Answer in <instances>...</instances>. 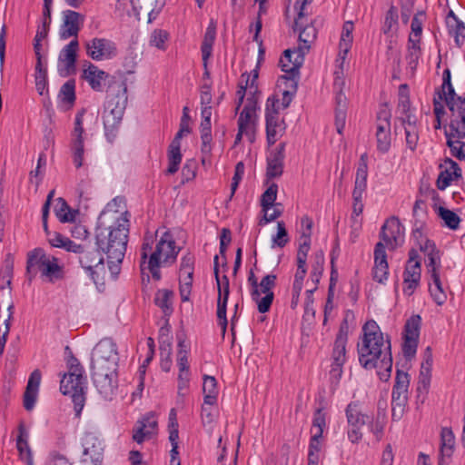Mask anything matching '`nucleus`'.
<instances>
[{"label": "nucleus", "mask_w": 465, "mask_h": 465, "mask_svg": "<svg viewBox=\"0 0 465 465\" xmlns=\"http://www.w3.org/2000/svg\"><path fill=\"white\" fill-rule=\"evenodd\" d=\"M278 185L272 183L261 196V206L263 213H267L275 203Z\"/></svg>", "instance_id": "44"}, {"label": "nucleus", "mask_w": 465, "mask_h": 465, "mask_svg": "<svg viewBox=\"0 0 465 465\" xmlns=\"http://www.w3.org/2000/svg\"><path fill=\"white\" fill-rule=\"evenodd\" d=\"M418 341L419 338L403 336L402 352L406 359L414 357L418 347Z\"/></svg>", "instance_id": "63"}, {"label": "nucleus", "mask_w": 465, "mask_h": 465, "mask_svg": "<svg viewBox=\"0 0 465 465\" xmlns=\"http://www.w3.org/2000/svg\"><path fill=\"white\" fill-rule=\"evenodd\" d=\"M216 37V22L211 20L209 25L206 28L203 40L201 45L202 58L206 66L207 60L212 55L213 45Z\"/></svg>", "instance_id": "29"}, {"label": "nucleus", "mask_w": 465, "mask_h": 465, "mask_svg": "<svg viewBox=\"0 0 465 465\" xmlns=\"http://www.w3.org/2000/svg\"><path fill=\"white\" fill-rule=\"evenodd\" d=\"M289 235L288 232L285 228V224L282 221L277 223V233L273 237L272 242L273 244L278 247H284L289 242Z\"/></svg>", "instance_id": "64"}, {"label": "nucleus", "mask_w": 465, "mask_h": 465, "mask_svg": "<svg viewBox=\"0 0 465 465\" xmlns=\"http://www.w3.org/2000/svg\"><path fill=\"white\" fill-rule=\"evenodd\" d=\"M15 259L12 253L5 255L4 265L0 272V281H5L6 286L11 291L12 278L14 273Z\"/></svg>", "instance_id": "49"}, {"label": "nucleus", "mask_w": 465, "mask_h": 465, "mask_svg": "<svg viewBox=\"0 0 465 465\" xmlns=\"http://www.w3.org/2000/svg\"><path fill=\"white\" fill-rule=\"evenodd\" d=\"M438 216L443 220L445 226L451 230H457L461 221L456 213L442 206L438 209Z\"/></svg>", "instance_id": "45"}, {"label": "nucleus", "mask_w": 465, "mask_h": 465, "mask_svg": "<svg viewBox=\"0 0 465 465\" xmlns=\"http://www.w3.org/2000/svg\"><path fill=\"white\" fill-rule=\"evenodd\" d=\"M421 317L419 314L411 316L405 322L403 336L420 337Z\"/></svg>", "instance_id": "52"}, {"label": "nucleus", "mask_w": 465, "mask_h": 465, "mask_svg": "<svg viewBox=\"0 0 465 465\" xmlns=\"http://www.w3.org/2000/svg\"><path fill=\"white\" fill-rule=\"evenodd\" d=\"M85 47L87 55L95 61L111 59L117 54L115 44L105 38H93Z\"/></svg>", "instance_id": "9"}, {"label": "nucleus", "mask_w": 465, "mask_h": 465, "mask_svg": "<svg viewBox=\"0 0 465 465\" xmlns=\"http://www.w3.org/2000/svg\"><path fill=\"white\" fill-rule=\"evenodd\" d=\"M398 10L394 5H391L386 13L382 31L385 35L389 34L393 25H398Z\"/></svg>", "instance_id": "62"}, {"label": "nucleus", "mask_w": 465, "mask_h": 465, "mask_svg": "<svg viewBox=\"0 0 465 465\" xmlns=\"http://www.w3.org/2000/svg\"><path fill=\"white\" fill-rule=\"evenodd\" d=\"M49 256L50 255H47L45 251L40 247L35 248L27 252L25 275L29 282H32L33 279L35 278L38 272H42Z\"/></svg>", "instance_id": "22"}, {"label": "nucleus", "mask_w": 465, "mask_h": 465, "mask_svg": "<svg viewBox=\"0 0 465 465\" xmlns=\"http://www.w3.org/2000/svg\"><path fill=\"white\" fill-rule=\"evenodd\" d=\"M163 241L160 243H156L154 252L151 253L149 260L145 264V270L150 272L153 279L155 281H159L161 279L159 267L161 265V252H163Z\"/></svg>", "instance_id": "34"}, {"label": "nucleus", "mask_w": 465, "mask_h": 465, "mask_svg": "<svg viewBox=\"0 0 465 465\" xmlns=\"http://www.w3.org/2000/svg\"><path fill=\"white\" fill-rule=\"evenodd\" d=\"M118 361L116 344L109 339L100 341L93 350L91 363L118 364Z\"/></svg>", "instance_id": "11"}, {"label": "nucleus", "mask_w": 465, "mask_h": 465, "mask_svg": "<svg viewBox=\"0 0 465 465\" xmlns=\"http://www.w3.org/2000/svg\"><path fill=\"white\" fill-rule=\"evenodd\" d=\"M346 417L349 424L352 427H359L370 421V415L363 414L359 405L355 402H351L346 408Z\"/></svg>", "instance_id": "36"}, {"label": "nucleus", "mask_w": 465, "mask_h": 465, "mask_svg": "<svg viewBox=\"0 0 465 465\" xmlns=\"http://www.w3.org/2000/svg\"><path fill=\"white\" fill-rule=\"evenodd\" d=\"M350 313H351V311L346 312L333 344L332 360L334 362H337V365L344 364L346 361V345L349 334L348 316Z\"/></svg>", "instance_id": "15"}, {"label": "nucleus", "mask_w": 465, "mask_h": 465, "mask_svg": "<svg viewBox=\"0 0 465 465\" xmlns=\"http://www.w3.org/2000/svg\"><path fill=\"white\" fill-rule=\"evenodd\" d=\"M94 387L105 400H111L118 388V364L91 363Z\"/></svg>", "instance_id": "4"}, {"label": "nucleus", "mask_w": 465, "mask_h": 465, "mask_svg": "<svg viewBox=\"0 0 465 465\" xmlns=\"http://www.w3.org/2000/svg\"><path fill=\"white\" fill-rule=\"evenodd\" d=\"M376 138L378 151L387 153L391 148V127L388 129L382 123L378 124Z\"/></svg>", "instance_id": "39"}, {"label": "nucleus", "mask_w": 465, "mask_h": 465, "mask_svg": "<svg viewBox=\"0 0 465 465\" xmlns=\"http://www.w3.org/2000/svg\"><path fill=\"white\" fill-rule=\"evenodd\" d=\"M167 157L168 168L166 169L165 173L166 174H173L179 170L183 158L181 153V140H172L168 147Z\"/></svg>", "instance_id": "28"}, {"label": "nucleus", "mask_w": 465, "mask_h": 465, "mask_svg": "<svg viewBox=\"0 0 465 465\" xmlns=\"http://www.w3.org/2000/svg\"><path fill=\"white\" fill-rule=\"evenodd\" d=\"M451 113L449 130L445 134L454 136L457 139L465 138V98L457 97V101L446 104Z\"/></svg>", "instance_id": "8"}, {"label": "nucleus", "mask_w": 465, "mask_h": 465, "mask_svg": "<svg viewBox=\"0 0 465 465\" xmlns=\"http://www.w3.org/2000/svg\"><path fill=\"white\" fill-rule=\"evenodd\" d=\"M436 94L440 100H443L446 104L449 102L457 101V95L453 85L451 84V73L449 68H446L442 74V84L440 90L436 91Z\"/></svg>", "instance_id": "30"}, {"label": "nucleus", "mask_w": 465, "mask_h": 465, "mask_svg": "<svg viewBox=\"0 0 465 465\" xmlns=\"http://www.w3.org/2000/svg\"><path fill=\"white\" fill-rule=\"evenodd\" d=\"M203 392L204 394L203 401L204 404L213 405L217 401V381L213 376L204 375Z\"/></svg>", "instance_id": "35"}, {"label": "nucleus", "mask_w": 465, "mask_h": 465, "mask_svg": "<svg viewBox=\"0 0 465 465\" xmlns=\"http://www.w3.org/2000/svg\"><path fill=\"white\" fill-rule=\"evenodd\" d=\"M56 202L54 213L58 220L63 223H74L78 211L73 210L67 202L62 197L57 198Z\"/></svg>", "instance_id": "33"}, {"label": "nucleus", "mask_w": 465, "mask_h": 465, "mask_svg": "<svg viewBox=\"0 0 465 465\" xmlns=\"http://www.w3.org/2000/svg\"><path fill=\"white\" fill-rule=\"evenodd\" d=\"M229 298L221 297V293L217 298V319L218 324L221 326L223 335L225 334L228 321L226 317L227 302Z\"/></svg>", "instance_id": "51"}, {"label": "nucleus", "mask_w": 465, "mask_h": 465, "mask_svg": "<svg viewBox=\"0 0 465 465\" xmlns=\"http://www.w3.org/2000/svg\"><path fill=\"white\" fill-rule=\"evenodd\" d=\"M79 49V42L77 39H73L68 45H66L60 52L59 62L64 63L65 65V73L61 70V75L68 76L75 74L76 72V59L77 51Z\"/></svg>", "instance_id": "23"}, {"label": "nucleus", "mask_w": 465, "mask_h": 465, "mask_svg": "<svg viewBox=\"0 0 465 465\" xmlns=\"http://www.w3.org/2000/svg\"><path fill=\"white\" fill-rule=\"evenodd\" d=\"M431 278L434 283V288L432 289L430 287V294L438 305H442L445 302L447 297L445 292H443L438 271L434 269L432 270Z\"/></svg>", "instance_id": "46"}, {"label": "nucleus", "mask_w": 465, "mask_h": 465, "mask_svg": "<svg viewBox=\"0 0 465 465\" xmlns=\"http://www.w3.org/2000/svg\"><path fill=\"white\" fill-rule=\"evenodd\" d=\"M285 143H280L276 149L267 158L266 180L267 183L282 176L283 173V162L285 158Z\"/></svg>", "instance_id": "21"}, {"label": "nucleus", "mask_w": 465, "mask_h": 465, "mask_svg": "<svg viewBox=\"0 0 465 465\" xmlns=\"http://www.w3.org/2000/svg\"><path fill=\"white\" fill-rule=\"evenodd\" d=\"M447 142L446 144L450 148L451 155L456 157L460 161H465V142L460 141L461 139L453 140L455 138L452 135L445 134Z\"/></svg>", "instance_id": "47"}, {"label": "nucleus", "mask_w": 465, "mask_h": 465, "mask_svg": "<svg viewBox=\"0 0 465 465\" xmlns=\"http://www.w3.org/2000/svg\"><path fill=\"white\" fill-rule=\"evenodd\" d=\"M162 241L164 242L163 246V252H161V257H163V262H173L176 260L177 254L180 251V248L176 250L175 241L173 239V236L170 232H165L157 243H160Z\"/></svg>", "instance_id": "32"}, {"label": "nucleus", "mask_w": 465, "mask_h": 465, "mask_svg": "<svg viewBox=\"0 0 465 465\" xmlns=\"http://www.w3.org/2000/svg\"><path fill=\"white\" fill-rule=\"evenodd\" d=\"M108 100L104 113V126L108 142L113 143L117 135L126 104L127 84L124 80L118 84L117 94H108Z\"/></svg>", "instance_id": "3"}, {"label": "nucleus", "mask_w": 465, "mask_h": 465, "mask_svg": "<svg viewBox=\"0 0 465 465\" xmlns=\"http://www.w3.org/2000/svg\"><path fill=\"white\" fill-rule=\"evenodd\" d=\"M276 280L277 276L275 274H267L259 283L261 294L263 293L264 296L253 301L256 302L258 311L261 313H265L271 309L274 299V293L272 290L276 286Z\"/></svg>", "instance_id": "18"}, {"label": "nucleus", "mask_w": 465, "mask_h": 465, "mask_svg": "<svg viewBox=\"0 0 465 465\" xmlns=\"http://www.w3.org/2000/svg\"><path fill=\"white\" fill-rule=\"evenodd\" d=\"M173 292L168 289L158 290L154 296V304L158 306L163 315L169 318L173 312Z\"/></svg>", "instance_id": "31"}, {"label": "nucleus", "mask_w": 465, "mask_h": 465, "mask_svg": "<svg viewBox=\"0 0 465 465\" xmlns=\"http://www.w3.org/2000/svg\"><path fill=\"white\" fill-rule=\"evenodd\" d=\"M455 445V436L450 428H442L440 432V456L450 458Z\"/></svg>", "instance_id": "37"}, {"label": "nucleus", "mask_w": 465, "mask_h": 465, "mask_svg": "<svg viewBox=\"0 0 465 465\" xmlns=\"http://www.w3.org/2000/svg\"><path fill=\"white\" fill-rule=\"evenodd\" d=\"M86 381L64 374L60 381V391L69 395L74 402L75 416L79 417L85 402Z\"/></svg>", "instance_id": "7"}, {"label": "nucleus", "mask_w": 465, "mask_h": 465, "mask_svg": "<svg viewBox=\"0 0 465 465\" xmlns=\"http://www.w3.org/2000/svg\"><path fill=\"white\" fill-rule=\"evenodd\" d=\"M410 386V375L401 370H397L395 383L391 393V417L393 420H400L408 403V389Z\"/></svg>", "instance_id": "6"}, {"label": "nucleus", "mask_w": 465, "mask_h": 465, "mask_svg": "<svg viewBox=\"0 0 465 465\" xmlns=\"http://www.w3.org/2000/svg\"><path fill=\"white\" fill-rule=\"evenodd\" d=\"M324 252L322 250L317 251L313 255V262L312 265L311 279L318 285L322 278L324 269Z\"/></svg>", "instance_id": "43"}, {"label": "nucleus", "mask_w": 465, "mask_h": 465, "mask_svg": "<svg viewBox=\"0 0 465 465\" xmlns=\"http://www.w3.org/2000/svg\"><path fill=\"white\" fill-rule=\"evenodd\" d=\"M131 4L139 21L151 23L164 5V0H132Z\"/></svg>", "instance_id": "12"}, {"label": "nucleus", "mask_w": 465, "mask_h": 465, "mask_svg": "<svg viewBox=\"0 0 465 465\" xmlns=\"http://www.w3.org/2000/svg\"><path fill=\"white\" fill-rule=\"evenodd\" d=\"M403 234V228L397 217L388 219L381 227L380 237L390 250H394L401 244L400 240Z\"/></svg>", "instance_id": "16"}, {"label": "nucleus", "mask_w": 465, "mask_h": 465, "mask_svg": "<svg viewBox=\"0 0 465 465\" xmlns=\"http://www.w3.org/2000/svg\"><path fill=\"white\" fill-rule=\"evenodd\" d=\"M323 407L315 410L312 419L311 432L312 434H320L322 436L324 428L326 427V413Z\"/></svg>", "instance_id": "53"}, {"label": "nucleus", "mask_w": 465, "mask_h": 465, "mask_svg": "<svg viewBox=\"0 0 465 465\" xmlns=\"http://www.w3.org/2000/svg\"><path fill=\"white\" fill-rule=\"evenodd\" d=\"M59 97L64 104L73 105L75 101V81L74 79L65 82L59 92Z\"/></svg>", "instance_id": "50"}, {"label": "nucleus", "mask_w": 465, "mask_h": 465, "mask_svg": "<svg viewBox=\"0 0 465 465\" xmlns=\"http://www.w3.org/2000/svg\"><path fill=\"white\" fill-rule=\"evenodd\" d=\"M316 20L311 21L310 24L303 23L302 26H297L299 31L300 45L297 47L298 55L295 58H302L304 62V56L311 48V44L317 38L318 30L315 26Z\"/></svg>", "instance_id": "19"}, {"label": "nucleus", "mask_w": 465, "mask_h": 465, "mask_svg": "<svg viewBox=\"0 0 465 465\" xmlns=\"http://www.w3.org/2000/svg\"><path fill=\"white\" fill-rule=\"evenodd\" d=\"M420 250L428 256V267L430 268V272L432 273L433 269L437 271L436 262L440 261V251L437 249L435 242L426 239L423 244H420Z\"/></svg>", "instance_id": "38"}, {"label": "nucleus", "mask_w": 465, "mask_h": 465, "mask_svg": "<svg viewBox=\"0 0 465 465\" xmlns=\"http://www.w3.org/2000/svg\"><path fill=\"white\" fill-rule=\"evenodd\" d=\"M361 344H358L359 361L366 370L379 369L381 381H389L392 370L391 338H384L374 320H369L362 326Z\"/></svg>", "instance_id": "1"}, {"label": "nucleus", "mask_w": 465, "mask_h": 465, "mask_svg": "<svg viewBox=\"0 0 465 465\" xmlns=\"http://www.w3.org/2000/svg\"><path fill=\"white\" fill-rule=\"evenodd\" d=\"M85 110L82 109L75 115L74 130L71 134V142L84 141V129L83 127L84 114Z\"/></svg>", "instance_id": "58"}, {"label": "nucleus", "mask_w": 465, "mask_h": 465, "mask_svg": "<svg viewBox=\"0 0 465 465\" xmlns=\"http://www.w3.org/2000/svg\"><path fill=\"white\" fill-rule=\"evenodd\" d=\"M371 432L373 433L377 440H381L383 432L384 427L386 424V415L382 411H378L375 420L371 416H370V421L367 422Z\"/></svg>", "instance_id": "42"}, {"label": "nucleus", "mask_w": 465, "mask_h": 465, "mask_svg": "<svg viewBox=\"0 0 465 465\" xmlns=\"http://www.w3.org/2000/svg\"><path fill=\"white\" fill-rule=\"evenodd\" d=\"M70 149L73 157V163L76 169H79L84 164V141L71 142Z\"/></svg>", "instance_id": "56"}, {"label": "nucleus", "mask_w": 465, "mask_h": 465, "mask_svg": "<svg viewBox=\"0 0 465 465\" xmlns=\"http://www.w3.org/2000/svg\"><path fill=\"white\" fill-rule=\"evenodd\" d=\"M129 215L124 212L117 219L115 227L97 226L95 229V244L107 255L109 271L116 278L121 271V263L124 258L128 242Z\"/></svg>", "instance_id": "2"}, {"label": "nucleus", "mask_w": 465, "mask_h": 465, "mask_svg": "<svg viewBox=\"0 0 465 465\" xmlns=\"http://www.w3.org/2000/svg\"><path fill=\"white\" fill-rule=\"evenodd\" d=\"M446 164L450 165V169L441 171L437 178L436 186L439 190H445L452 180L461 178V169L459 164L450 158L444 160Z\"/></svg>", "instance_id": "24"}, {"label": "nucleus", "mask_w": 465, "mask_h": 465, "mask_svg": "<svg viewBox=\"0 0 465 465\" xmlns=\"http://www.w3.org/2000/svg\"><path fill=\"white\" fill-rule=\"evenodd\" d=\"M153 243V236L150 234L149 232H146L144 235L143 242L142 244L141 248V262H140V269L143 275V281H144V271H145V264L147 263L146 260L148 258L149 252L152 251Z\"/></svg>", "instance_id": "55"}, {"label": "nucleus", "mask_w": 465, "mask_h": 465, "mask_svg": "<svg viewBox=\"0 0 465 465\" xmlns=\"http://www.w3.org/2000/svg\"><path fill=\"white\" fill-rule=\"evenodd\" d=\"M421 54V49L420 46L419 40L417 39H409L408 40V54L406 55V60L408 63L409 67L411 68V72L414 73V71L417 68L419 58Z\"/></svg>", "instance_id": "41"}, {"label": "nucleus", "mask_w": 465, "mask_h": 465, "mask_svg": "<svg viewBox=\"0 0 465 465\" xmlns=\"http://www.w3.org/2000/svg\"><path fill=\"white\" fill-rule=\"evenodd\" d=\"M389 274V265L385 244L382 242L376 243L374 248V267L372 269V278L379 283H384Z\"/></svg>", "instance_id": "20"}, {"label": "nucleus", "mask_w": 465, "mask_h": 465, "mask_svg": "<svg viewBox=\"0 0 465 465\" xmlns=\"http://www.w3.org/2000/svg\"><path fill=\"white\" fill-rule=\"evenodd\" d=\"M189 107L184 106L183 108V115L180 122L179 131L174 135L173 139L182 140L184 134H189L192 132V128L189 126L191 116L189 114Z\"/></svg>", "instance_id": "61"}, {"label": "nucleus", "mask_w": 465, "mask_h": 465, "mask_svg": "<svg viewBox=\"0 0 465 465\" xmlns=\"http://www.w3.org/2000/svg\"><path fill=\"white\" fill-rule=\"evenodd\" d=\"M41 276L45 277L50 282L64 278V267L58 264V259L55 256H49L42 269Z\"/></svg>", "instance_id": "27"}, {"label": "nucleus", "mask_w": 465, "mask_h": 465, "mask_svg": "<svg viewBox=\"0 0 465 465\" xmlns=\"http://www.w3.org/2000/svg\"><path fill=\"white\" fill-rule=\"evenodd\" d=\"M279 99L276 96H271L266 102L265 121H266V138L269 145H272L277 141L276 128L279 126V111L276 107Z\"/></svg>", "instance_id": "17"}, {"label": "nucleus", "mask_w": 465, "mask_h": 465, "mask_svg": "<svg viewBox=\"0 0 465 465\" xmlns=\"http://www.w3.org/2000/svg\"><path fill=\"white\" fill-rule=\"evenodd\" d=\"M169 34L165 30L155 29L150 36V45L155 46L160 50H165V42L168 40Z\"/></svg>", "instance_id": "59"}, {"label": "nucleus", "mask_w": 465, "mask_h": 465, "mask_svg": "<svg viewBox=\"0 0 465 465\" xmlns=\"http://www.w3.org/2000/svg\"><path fill=\"white\" fill-rule=\"evenodd\" d=\"M312 0H296L294 8L297 10V16L292 25L293 31H297V26H302L303 23H308L307 14L305 13V5L311 4Z\"/></svg>", "instance_id": "57"}, {"label": "nucleus", "mask_w": 465, "mask_h": 465, "mask_svg": "<svg viewBox=\"0 0 465 465\" xmlns=\"http://www.w3.org/2000/svg\"><path fill=\"white\" fill-rule=\"evenodd\" d=\"M303 62L302 59L295 58L293 62V66L288 68V64L283 63L282 59L279 61V65L286 74L280 76L279 81L282 84H284L283 91L291 92L292 94H295L298 89V83L300 80V68L302 66Z\"/></svg>", "instance_id": "14"}, {"label": "nucleus", "mask_w": 465, "mask_h": 465, "mask_svg": "<svg viewBox=\"0 0 465 465\" xmlns=\"http://www.w3.org/2000/svg\"><path fill=\"white\" fill-rule=\"evenodd\" d=\"M257 124V114L255 111V103L252 99H247L246 104L240 113L238 119V128L245 132L250 143L255 141V131Z\"/></svg>", "instance_id": "13"}, {"label": "nucleus", "mask_w": 465, "mask_h": 465, "mask_svg": "<svg viewBox=\"0 0 465 465\" xmlns=\"http://www.w3.org/2000/svg\"><path fill=\"white\" fill-rule=\"evenodd\" d=\"M86 64L88 66L84 70L82 77L89 83L94 91L101 92L102 81L108 76V74L100 70L91 62L86 61Z\"/></svg>", "instance_id": "25"}, {"label": "nucleus", "mask_w": 465, "mask_h": 465, "mask_svg": "<svg viewBox=\"0 0 465 465\" xmlns=\"http://www.w3.org/2000/svg\"><path fill=\"white\" fill-rule=\"evenodd\" d=\"M352 31H353V23L346 22L342 26V33L340 41V47L344 50L346 54L352 43Z\"/></svg>", "instance_id": "60"}, {"label": "nucleus", "mask_w": 465, "mask_h": 465, "mask_svg": "<svg viewBox=\"0 0 465 465\" xmlns=\"http://www.w3.org/2000/svg\"><path fill=\"white\" fill-rule=\"evenodd\" d=\"M420 261H416L414 263H407L403 276L404 282L407 283V288L404 290L409 295L413 293V291L419 285L420 280Z\"/></svg>", "instance_id": "26"}, {"label": "nucleus", "mask_w": 465, "mask_h": 465, "mask_svg": "<svg viewBox=\"0 0 465 465\" xmlns=\"http://www.w3.org/2000/svg\"><path fill=\"white\" fill-rule=\"evenodd\" d=\"M425 17L426 14L424 11H419L414 15L411 25V34L410 35L409 39H417L419 40V43H420L422 25Z\"/></svg>", "instance_id": "54"}, {"label": "nucleus", "mask_w": 465, "mask_h": 465, "mask_svg": "<svg viewBox=\"0 0 465 465\" xmlns=\"http://www.w3.org/2000/svg\"><path fill=\"white\" fill-rule=\"evenodd\" d=\"M84 15L73 10L63 12V24L60 28V38L66 40L70 37L77 39L78 34L84 25Z\"/></svg>", "instance_id": "10"}, {"label": "nucleus", "mask_w": 465, "mask_h": 465, "mask_svg": "<svg viewBox=\"0 0 465 465\" xmlns=\"http://www.w3.org/2000/svg\"><path fill=\"white\" fill-rule=\"evenodd\" d=\"M101 248L94 243H83V250L78 255V261L81 267L88 273L93 282L96 284L101 274H104V260Z\"/></svg>", "instance_id": "5"}, {"label": "nucleus", "mask_w": 465, "mask_h": 465, "mask_svg": "<svg viewBox=\"0 0 465 465\" xmlns=\"http://www.w3.org/2000/svg\"><path fill=\"white\" fill-rule=\"evenodd\" d=\"M199 128L202 140L201 151L203 154H209L212 151L211 143L213 140L211 120H202Z\"/></svg>", "instance_id": "40"}, {"label": "nucleus", "mask_w": 465, "mask_h": 465, "mask_svg": "<svg viewBox=\"0 0 465 465\" xmlns=\"http://www.w3.org/2000/svg\"><path fill=\"white\" fill-rule=\"evenodd\" d=\"M172 341H161L159 342L160 355H161V369L163 371H169L172 367Z\"/></svg>", "instance_id": "48"}]
</instances>
